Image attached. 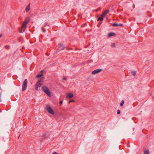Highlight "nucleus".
Masks as SVG:
<instances>
[{"label":"nucleus","mask_w":154,"mask_h":154,"mask_svg":"<svg viewBox=\"0 0 154 154\" xmlns=\"http://www.w3.org/2000/svg\"><path fill=\"white\" fill-rule=\"evenodd\" d=\"M63 103V101H60V104H61Z\"/></svg>","instance_id":"c756f323"},{"label":"nucleus","mask_w":154,"mask_h":154,"mask_svg":"<svg viewBox=\"0 0 154 154\" xmlns=\"http://www.w3.org/2000/svg\"><path fill=\"white\" fill-rule=\"evenodd\" d=\"M2 34H0V38L1 37H2Z\"/></svg>","instance_id":"7c9ffc66"},{"label":"nucleus","mask_w":154,"mask_h":154,"mask_svg":"<svg viewBox=\"0 0 154 154\" xmlns=\"http://www.w3.org/2000/svg\"><path fill=\"white\" fill-rule=\"evenodd\" d=\"M43 75V74L42 73H41V74H38L37 76H36V77L37 78H40V77H41V76H42Z\"/></svg>","instance_id":"4468645a"},{"label":"nucleus","mask_w":154,"mask_h":154,"mask_svg":"<svg viewBox=\"0 0 154 154\" xmlns=\"http://www.w3.org/2000/svg\"><path fill=\"white\" fill-rule=\"evenodd\" d=\"M19 137H20V136H19V137H18V138H19Z\"/></svg>","instance_id":"473e14b6"},{"label":"nucleus","mask_w":154,"mask_h":154,"mask_svg":"<svg viewBox=\"0 0 154 154\" xmlns=\"http://www.w3.org/2000/svg\"><path fill=\"white\" fill-rule=\"evenodd\" d=\"M144 154H150L149 152V150L147 149L144 150Z\"/></svg>","instance_id":"f8f14e48"},{"label":"nucleus","mask_w":154,"mask_h":154,"mask_svg":"<svg viewBox=\"0 0 154 154\" xmlns=\"http://www.w3.org/2000/svg\"><path fill=\"white\" fill-rule=\"evenodd\" d=\"M73 96V95L71 93H68L66 94V97L68 99H70Z\"/></svg>","instance_id":"0eeeda50"},{"label":"nucleus","mask_w":154,"mask_h":154,"mask_svg":"<svg viewBox=\"0 0 154 154\" xmlns=\"http://www.w3.org/2000/svg\"><path fill=\"white\" fill-rule=\"evenodd\" d=\"M117 113L118 114H119L120 113V111L119 109L118 110Z\"/></svg>","instance_id":"b1692460"},{"label":"nucleus","mask_w":154,"mask_h":154,"mask_svg":"<svg viewBox=\"0 0 154 154\" xmlns=\"http://www.w3.org/2000/svg\"><path fill=\"white\" fill-rule=\"evenodd\" d=\"M29 20L30 18L29 17H28L24 20L21 27V30L20 31V32L23 33L24 32L25 30L26 25L29 23Z\"/></svg>","instance_id":"f257e3e1"},{"label":"nucleus","mask_w":154,"mask_h":154,"mask_svg":"<svg viewBox=\"0 0 154 154\" xmlns=\"http://www.w3.org/2000/svg\"><path fill=\"white\" fill-rule=\"evenodd\" d=\"M124 100H122V101L121 103H120V106H122L123 105V104H124Z\"/></svg>","instance_id":"a211bd4d"},{"label":"nucleus","mask_w":154,"mask_h":154,"mask_svg":"<svg viewBox=\"0 0 154 154\" xmlns=\"http://www.w3.org/2000/svg\"><path fill=\"white\" fill-rule=\"evenodd\" d=\"M42 85V82H38L36 83L35 85L37 86H38V87H40Z\"/></svg>","instance_id":"1a4fd4ad"},{"label":"nucleus","mask_w":154,"mask_h":154,"mask_svg":"<svg viewBox=\"0 0 154 154\" xmlns=\"http://www.w3.org/2000/svg\"><path fill=\"white\" fill-rule=\"evenodd\" d=\"M28 80L25 79L23 81L22 85V91H23L26 90L27 86Z\"/></svg>","instance_id":"7ed1b4c3"},{"label":"nucleus","mask_w":154,"mask_h":154,"mask_svg":"<svg viewBox=\"0 0 154 154\" xmlns=\"http://www.w3.org/2000/svg\"><path fill=\"white\" fill-rule=\"evenodd\" d=\"M65 47L62 44H59V46L57 50L60 51L64 49Z\"/></svg>","instance_id":"423d86ee"},{"label":"nucleus","mask_w":154,"mask_h":154,"mask_svg":"<svg viewBox=\"0 0 154 154\" xmlns=\"http://www.w3.org/2000/svg\"><path fill=\"white\" fill-rule=\"evenodd\" d=\"M102 70V69H97L92 71L91 72V74L93 75H95L100 72Z\"/></svg>","instance_id":"39448f33"},{"label":"nucleus","mask_w":154,"mask_h":154,"mask_svg":"<svg viewBox=\"0 0 154 154\" xmlns=\"http://www.w3.org/2000/svg\"><path fill=\"white\" fill-rule=\"evenodd\" d=\"M30 9V4H29L25 8V11L26 12H27Z\"/></svg>","instance_id":"6e6552de"},{"label":"nucleus","mask_w":154,"mask_h":154,"mask_svg":"<svg viewBox=\"0 0 154 154\" xmlns=\"http://www.w3.org/2000/svg\"><path fill=\"white\" fill-rule=\"evenodd\" d=\"M103 20V18L101 17H99L97 19V21H102Z\"/></svg>","instance_id":"ddd939ff"},{"label":"nucleus","mask_w":154,"mask_h":154,"mask_svg":"<svg viewBox=\"0 0 154 154\" xmlns=\"http://www.w3.org/2000/svg\"><path fill=\"white\" fill-rule=\"evenodd\" d=\"M46 109L49 113L53 115L54 114V111L49 105H47L46 106Z\"/></svg>","instance_id":"20e7f679"},{"label":"nucleus","mask_w":154,"mask_h":154,"mask_svg":"<svg viewBox=\"0 0 154 154\" xmlns=\"http://www.w3.org/2000/svg\"><path fill=\"white\" fill-rule=\"evenodd\" d=\"M101 8L100 7L98 8L97 9L95 10V11H100V10Z\"/></svg>","instance_id":"a878e982"},{"label":"nucleus","mask_w":154,"mask_h":154,"mask_svg":"<svg viewBox=\"0 0 154 154\" xmlns=\"http://www.w3.org/2000/svg\"><path fill=\"white\" fill-rule=\"evenodd\" d=\"M109 12V10L108 9H107L104 12H103V14H104V15H105V16L107 14H108V13Z\"/></svg>","instance_id":"9b49d317"},{"label":"nucleus","mask_w":154,"mask_h":154,"mask_svg":"<svg viewBox=\"0 0 154 154\" xmlns=\"http://www.w3.org/2000/svg\"><path fill=\"white\" fill-rule=\"evenodd\" d=\"M40 72H43V70H41V71H40Z\"/></svg>","instance_id":"2f4dec72"},{"label":"nucleus","mask_w":154,"mask_h":154,"mask_svg":"<svg viewBox=\"0 0 154 154\" xmlns=\"http://www.w3.org/2000/svg\"><path fill=\"white\" fill-rule=\"evenodd\" d=\"M1 95V94H0V95Z\"/></svg>","instance_id":"72a5a7b5"},{"label":"nucleus","mask_w":154,"mask_h":154,"mask_svg":"<svg viewBox=\"0 0 154 154\" xmlns=\"http://www.w3.org/2000/svg\"><path fill=\"white\" fill-rule=\"evenodd\" d=\"M112 26H118V24H117L116 23H113V24Z\"/></svg>","instance_id":"dca6fc26"},{"label":"nucleus","mask_w":154,"mask_h":154,"mask_svg":"<svg viewBox=\"0 0 154 154\" xmlns=\"http://www.w3.org/2000/svg\"><path fill=\"white\" fill-rule=\"evenodd\" d=\"M123 25V24L122 23H120L119 24H118V26H122Z\"/></svg>","instance_id":"cd10ccee"},{"label":"nucleus","mask_w":154,"mask_h":154,"mask_svg":"<svg viewBox=\"0 0 154 154\" xmlns=\"http://www.w3.org/2000/svg\"><path fill=\"white\" fill-rule=\"evenodd\" d=\"M5 48L7 49H8L9 48V47L8 45H6L5 46Z\"/></svg>","instance_id":"412c9836"},{"label":"nucleus","mask_w":154,"mask_h":154,"mask_svg":"<svg viewBox=\"0 0 154 154\" xmlns=\"http://www.w3.org/2000/svg\"><path fill=\"white\" fill-rule=\"evenodd\" d=\"M63 80H66V77H64L63 79Z\"/></svg>","instance_id":"bb28decb"},{"label":"nucleus","mask_w":154,"mask_h":154,"mask_svg":"<svg viewBox=\"0 0 154 154\" xmlns=\"http://www.w3.org/2000/svg\"><path fill=\"white\" fill-rule=\"evenodd\" d=\"M105 16V15H104V14H103V12L102 13V14H101V16H100L103 17H103Z\"/></svg>","instance_id":"393cba45"},{"label":"nucleus","mask_w":154,"mask_h":154,"mask_svg":"<svg viewBox=\"0 0 154 154\" xmlns=\"http://www.w3.org/2000/svg\"><path fill=\"white\" fill-rule=\"evenodd\" d=\"M39 87H38V86H36V85H35V90L37 91H38V88Z\"/></svg>","instance_id":"aec40b11"},{"label":"nucleus","mask_w":154,"mask_h":154,"mask_svg":"<svg viewBox=\"0 0 154 154\" xmlns=\"http://www.w3.org/2000/svg\"><path fill=\"white\" fill-rule=\"evenodd\" d=\"M115 34L114 32H111L109 33L108 35V37H110L112 36H114L115 35Z\"/></svg>","instance_id":"9d476101"},{"label":"nucleus","mask_w":154,"mask_h":154,"mask_svg":"<svg viewBox=\"0 0 154 154\" xmlns=\"http://www.w3.org/2000/svg\"><path fill=\"white\" fill-rule=\"evenodd\" d=\"M111 46L112 47H115V43H112L111 45Z\"/></svg>","instance_id":"f3484780"},{"label":"nucleus","mask_w":154,"mask_h":154,"mask_svg":"<svg viewBox=\"0 0 154 154\" xmlns=\"http://www.w3.org/2000/svg\"><path fill=\"white\" fill-rule=\"evenodd\" d=\"M42 89L48 96H51V93L49 90L48 88L45 86H43L42 88Z\"/></svg>","instance_id":"f03ea898"},{"label":"nucleus","mask_w":154,"mask_h":154,"mask_svg":"<svg viewBox=\"0 0 154 154\" xmlns=\"http://www.w3.org/2000/svg\"><path fill=\"white\" fill-rule=\"evenodd\" d=\"M136 72L135 71H133L131 72V74L133 76H135L136 74Z\"/></svg>","instance_id":"2eb2a0df"},{"label":"nucleus","mask_w":154,"mask_h":154,"mask_svg":"<svg viewBox=\"0 0 154 154\" xmlns=\"http://www.w3.org/2000/svg\"><path fill=\"white\" fill-rule=\"evenodd\" d=\"M75 102V100H73V99H72L71 100L69 101V103H70V102Z\"/></svg>","instance_id":"5701e85b"},{"label":"nucleus","mask_w":154,"mask_h":154,"mask_svg":"<svg viewBox=\"0 0 154 154\" xmlns=\"http://www.w3.org/2000/svg\"><path fill=\"white\" fill-rule=\"evenodd\" d=\"M52 154H59V153L57 152H54L52 153Z\"/></svg>","instance_id":"c85d7f7f"},{"label":"nucleus","mask_w":154,"mask_h":154,"mask_svg":"<svg viewBox=\"0 0 154 154\" xmlns=\"http://www.w3.org/2000/svg\"><path fill=\"white\" fill-rule=\"evenodd\" d=\"M41 29L43 32H45V30L44 29L43 27H42Z\"/></svg>","instance_id":"4be33fe9"},{"label":"nucleus","mask_w":154,"mask_h":154,"mask_svg":"<svg viewBox=\"0 0 154 154\" xmlns=\"http://www.w3.org/2000/svg\"><path fill=\"white\" fill-rule=\"evenodd\" d=\"M43 81V79L41 78L39 79L38 82H42Z\"/></svg>","instance_id":"6ab92c4d"}]
</instances>
